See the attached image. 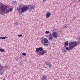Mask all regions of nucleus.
<instances>
[{"label":"nucleus","mask_w":80,"mask_h":80,"mask_svg":"<svg viewBox=\"0 0 80 80\" xmlns=\"http://www.w3.org/2000/svg\"><path fill=\"white\" fill-rule=\"evenodd\" d=\"M78 45V42H70L69 43V47H66V49L68 51L69 50H72L73 47H75L76 46H77Z\"/></svg>","instance_id":"obj_1"},{"label":"nucleus","mask_w":80,"mask_h":80,"mask_svg":"<svg viewBox=\"0 0 80 80\" xmlns=\"http://www.w3.org/2000/svg\"><path fill=\"white\" fill-rule=\"evenodd\" d=\"M36 51L37 52H39L38 53V55H43L44 54L46 53L47 51L46 50H43V48L42 47H40L39 48H37L36 49Z\"/></svg>","instance_id":"obj_2"},{"label":"nucleus","mask_w":80,"mask_h":80,"mask_svg":"<svg viewBox=\"0 0 80 80\" xmlns=\"http://www.w3.org/2000/svg\"><path fill=\"white\" fill-rule=\"evenodd\" d=\"M8 8L7 6H5L3 7V5H0V14L3 15V13L5 12V11L6 10V9H7Z\"/></svg>","instance_id":"obj_3"},{"label":"nucleus","mask_w":80,"mask_h":80,"mask_svg":"<svg viewBox=\"0 0 80 80\" xmlns=\"http://www.w3.org/2000/svg\"><path fill=\"white\" fill-rule=\"evenodd\" d=\"M28 10V7L27 6L22 7L21 8V11H22V13H24L25 12H27Z\"/></svg>","instance_id":"obj_4"},{"label":"nucleus","mask_w":80,"mask_h":80,"mask_svg":"<svg viewBox=\"0 0 80 80\" xmlns=\"http://www.w3.org/2000/svg\"><path fill=\"white\" fill-rule=\"evenodd\" d=\"M28 10H29V12H31L33 10H34V8H35V6L34 5H32L31 6H30V5H28Z\"/></svg>","instance_id":"obj_5"},{"label":"nucleus","mask_w":80,"mask_h":80,"mask_svg":"<svg viewBox=\"0 0 80 80\" xmlns=\"http://www.w3.org/2000/svg\"><path fill=\"white\" fill-rule=\"evenodd\" d=\"M48 39L50 41H52L53 39V36H52V34L51 33H50L48 35Z\"/></svg>","instance_id":"obj_6"},{"label":"nucleus","mask_w":80,"mask_h":80,"mask_svg":"<svg viewBox=\"0 0 80 80\" xmlns=\"http://www.w3.org/2000/svg\"><path fill=\"white\" fill-rule=\"evenodd\" d=\"M43 42H44L43 43H46L47 44L49 42L48 40V39H47L46 38H43Z\"/></svg>","instance_id":"obj_7"},{"label":"nucleus","mask_w":80,"mask_h":80,"mask_svg":"<svg viewBox=\"0 0 80 80\" xmlns=\"http://www.w3.org/2000/svg\"><path fill=\"white\" fill-rule=\"evenodd\" d=\"M52 37H54V38H57L58 37V35H57V32H54L52 33Z\"/></svg>","instance_id":"obj_8"},{"label":"nucleus","mask_w":80,"mask_h":80,"mask_svg":"<svg viewBox=\"0 0 80 80\" xmlns=\"http://www.w3.org/2000/svg\"><path fill=\"white\" fill-rule=\"evenodd\" d=\"M12 10H13L12 8H9L6 10V13H5L7 14V13H9V12H12Z\"/></svg>","instance_id":"obj_9"},{"label":"nucleus","mask_w":80,"mask_h":80,"mask_svg":"<svg viewBox=\"0 0 80 80\" xmlns=\"http://www.w3.org/2000/svg\"><path fill=\"white\" fill-rule=\"evenodd\" d=\"M51 16V13L50 12H48L46 13V18H49Z\"/></svg>","instance_id":"obj_10"},{"label":"nucleus","mask_w":80,"mask_h":80,"mask_svg":"<svg viewBox=\"0 0 80 80\" xmlns=\"http://www.w3.org/2000/svg\"><path fill=\"white\" fill-rule=\"evenodd\" d=\"M47 76L44 75L42 76V78H41V80H47Z\"/></svg>","instance_id":"obj_11"},{"label":"nucleus","mask_w":80,"mask_h":80,"mask_svg":"<svg viewBox=\"0 0 80 80\" xmlns=\"http://www.w3.org/2000/svg\"><path fill=\"white\" fill-rule=\"evenodd\" d=\"M46 65L48 66V67H52V64L50 63H48L47 62H46Z\"/></svg>","instance_id":"obj_12"},{"label":"nucleus","mask_w":80,"mask_h":80,"mask_svg":"<svg viewBox=\"0 0 80 80\" xmlns=\"http://www.w3.org/2000/svg\"><path fill=\"white\" fill-rule=\"evenodd\" d=\"M0 39H2V40H5V38H8L7 37H0Z\"/></svg>","instance_id":"obj_13"},{"label":"nucleus","mask_w":80,"mask_h":80,"mask_svg":"<svg viewBox=\"0 0 80 80\" xmlns=\"http://www.w3.org/2000/svg\"><path fill=\"white\" fill-rule=\"evenodd\" d=\"M68 25H67V24H65L63 26V29H65V28H67L68 27Z\"/></svg>","instance_id":"obj_14"},{"label":"nucleus","mask_w":80,"mask_h":80,"mask_svg":"<svg viewBox=\"0 0 80 80\" xmlns=\"http://www.w3.org/2000/svg\"><path fill=\"white\" fill-rule=\"evenodd\" d=\"M0 51L1 52H5V50L3 49L2 48H0Z\"/></svg>","instance_id":"obj_15"},{"label":"nucleus","mask_w":80,"mask_h":80,"mask_svg":"<svg viewBox=\"0 0 80 80\" xmlns=\"http://www.w3.org/2000/svg\"><path fill=\"white\" fill-rule=\"evenodd\" d=\"M43 37H42L41 38V43H43Z\"/></svg>","instance_id":"obj_16"},{"label":"nucleus","mask_w":80,"mask_h":80,"mask_svg":"<svg viewBox=\"0 0 80 80\" xmlns=\"http://www.w3.org/2000/svg\"><path fill=\"white\" fill-rule=\"evenodd\" d=\"M1 70H3V68L2 66L1 65H0V71H2Z\"/></svg>","instance_id":"obj_17"},{"label":"nucleus","mask_w":80,"mask_h":80,"mask_svg":"<svg viewBox=\"0 0 80 80\" xmlns=\"http://www.w3.org/2000/svg\"><path fill=\"white\" fill-rule=\"evenodd\" d=\"M68 41H66L65 42V45L66 46H68Z\"/></svg>","instance_id":"obj_18"},{"label":"nucleus","mask_w":80,"mask_h":80,"mask_svg":"<svg viewBox=\"0 0 80 80\" xmlns=\"http://www.w3.org/2000/svg\"><path fill=\"white\" fill-rule=\"evenodd\" d=\"M12 4H13V5H16V4H17V1H12Z\"/></svg>","instance_id":"obj_19"},{"label":"nucleus","mask_w":80,"mask_h":80,"mask_svg":"<svg viewBox=\"0 0 80 80\" xmlns=\"http://www.w3.org/2000/svg\"><path fill=\"white\" fill-rule=\"evenodd\" d=\"M45 33L46 34H48V33H50V31H46L45 32Z\"/></svg>","instance_id":"obj_20"},{"label":"nucleus","mask_w":80,"mask_h":80,"mask_svg":"<svg viewBox=\"0 0 80 80\" xmlns=\"http://www.w3.org/2000/svg\"><path fill=\"white\" fill-rule=\"evenodd\" d=\"M19 13L20 14V15H21L22 14V11H20V10H19L18 11Z\"/></svg>","instance_id":"obj_21"},{"label":"nucleus","mask_w":80,"mask_h":80,"mask_svg":"<svg viewBox=\"0 0 80 80\" xmlns=\"http://www.w3.org/2000/svg\"><path fill=\"white\" fill-rule=\"evenodd\" d=\"M22 55H23V56H26L27 55V54H26V53L25 52H23L22 53Z\"/></svg>","instance_id":"obj_22"},{"label":"nucleus","mask_w":80,"mask_h":80,"mask_svg":"<svg viewBox=\"0 0 80 80\" xmlns=\"http://www.w3.org/2000/svg\"><path fill=\"white\" fill-rule=\"evenodd\" d=\"M18 37H22V34H20L19 35H18Z\"/></svg>","instance_id":"obj_23"},{"label":"nucleus","mask_w":80,"mask_h":80,"mask_svg":"<svg viewBox=\"0 0 80 80\" xmlns=\"http://www.w3.org/2000/svg\"><path fill=\"white\" fill-rule=\"evenodd\" d=\"M44 43V44L43 45L44 46H48V44H46V43Z\"/></svg>","instance_id":"obj_24"},{"label":"nucleus","mask_w":80,"mask_h":80,"mask_svg":"<svg viewBox=\"0 0 80 80\" xmlns=\"http://www.w3.org/2000/svg\"><path fill=\"white\" fill-rule=\"evenodd\" d=\"M17 10H18V11H19L20 10V8H17Z\"/></svg>","instance_id":"obj_25"},{"label":"nucleus","mask_w":80,"mask_h":80,"mask_svg":"<svg viewBox=\"0 0 80 80\" xmlns=\"http://www.w3.org/2000/svg\"><path fill=\"white\" fill-rule=\"evenodd\" d=\"M3 73H4V71H2V72H1V75H2Z\"/></svg>","instance_id":"obj_26"},{"label":"nucleus","mask_w":80,"mask_h":80,"mask_svg":"<svg viewBox=\"0 0 80 80\" xmlns=\"http://www.w3.org/2000/svg\"><path fill=\"white\" fill-rule=\"evenodd\" d=\"M15 24L16 26L17 25H18V22H16Z\"/></svg>","instance_id":"obj_27"},{"label":"nucleus","mask_w":80,"mask_h":80,"mask_svg":"<svg viewBox=\"0 0 80 80\" xmlns=\"http://www.w3.org/2000/svg\"><path fill=\"white\" fill-rule=\"evenodd\" d=\"M78 39L79 40H80V37H79V38H78Z\"/></svg>","instance_id":"obj_28"},{"label":"nucleus","mask_w":80,"mask_h":80,"mask_svg":"<svg viewBox=\"0 0 80 80\" xmlns=\"http://www.w3.org/2000/svg\"><path fill=\"white\" fill-rule=\"evenodd\" d=\"M47 0H43V2H45Z\"/></svg>","instance_id":"obj_29"},{"label":"nucleus","mask_w":80,"mask_h":80,"mask_svg":"<svg viewBox=\"0 0 80 80\" xmlns=\"http://www.w3.org/2000/svg\"><path fill=\"white\" fill-rule=\"evenodd\" d=\"M21 63V64H20V65H22L23 64L22 63V62H20Z\"/></svg>","instance_id":"obj_30"},{"label":"nucleus","mask_w":80,"mask_h":80,"mask_svg":"<svg viewBox=\"0 0 80 80\" xmlns=\"http://www.w3.org/2000/svg\"><path fill=\"white\" fill-rule=\"evenodd\" d=\"M3 80H5V78H4Z\"/></svg>","instance_id":"obj_31"},{"label":"nucleus","mask_w":80,"mask_h":80,"mask_svg":"<svg viewBox=\"0 0 80 80\" xmlns=\"http://www.w3.org/2000/svg\"><path fill=\"white\" fill-rule=\"evenodd\" d=\"M15 60H17V59H16V58H15Z\"/></svg>","instance_id":"obj_32"},{"label":"nucleus","mask_w":80,"mask_h":80,"mask_svg":"<svg viewBox=\"0 0 80 80\" xmlns=\"http://www.w3.org/2000/svg\"><path fill=\"white\" fill-rule=\"evenodd\" d=\"M79 2H80V0H78Z\"/></svg>","instance_id":"obj_33"},{"label":"nucleus","mask_w":80,"mask_h":80,"mask_svg":"<svg viewBox=\"0 0 80 80\" xmlns=\"http://www.w3.org/2000/svg\"><path fill=\"white\" fill-rule=\"evenodd\" d=\"M63 50H64V49H63Z\"/></svg>","instance_id":"obj_34"}]
</instances>
